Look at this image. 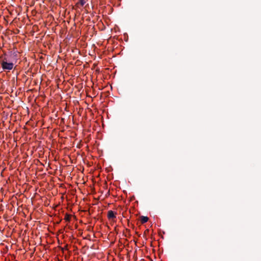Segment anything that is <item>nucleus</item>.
<instances>
[{"label":"nucleus","instance_id":"f03ea898","mask_svg":"<svg viewBox=\"0 0 261 261\" xmlns=\"http://www.w3.org/2000/svg\"><path fill=\"white\" fill-rule=\"evenodd\" d=\"M117 213L116 212L110 210L107 213V218L109 220H111L113 222H116V216Z\"/></svg>","mask_w":261,"mask_h":261},{"label":"nucleus","instance_id":"7ed1b4c3","mask_svg":"<svg viewBox=\"0 0 261 261\" xmlns=\"http://www.w3.org/2000/svg\"><path fill=\"white\" fill-rule=\"evenodd\" d=\"M72 215L68 213H66L64 217V220L65 221L69 222L71 220Z\"/></svg>","mask_w":261,"mask_h":261},{"label":"nucleus","instance_id":"f257e3e1","mask_svg":"<svg viewBox=\"0 0 261 261\" xmlns=\"http://www.w3.org/2000/svg\"><path fill=\"white\" fill-rule=\"evenodd\" d=\"M2 68L4 71H10L13 68L14 64L12 62H8L6 58L1 61Z\"/></svg>","mask_w":261,"mask_h":261},{"label":"nucleus","instance_id":"39448f33","mask_svg":"<svg viewBox=\"0 0 261 261\" xmlns=\"http://www.w3.org/2000/svg\"><path fill=\"white\" fill-rule=\"evenodd\" d=\"M86 4L85 0H79V1L76 3V6H80L81 7L84 6V5Z\"/></svg>","mask_w":261,"mask_h":261},{"label":"nucleus","instance_id":"20e7f679","mask_svg":"<svg viewBox=\"0 0 261 261\" xmlns=\"http://www.w3.org/2000/svg\"><path fill=\"white\" fill-rule=\"evenodd\" d=\"M148 219V218L146 216H141L140 218V221L142 224L147 222Z\"/></svg>","mask_w":261,"mask_h":261}]
</instances>
